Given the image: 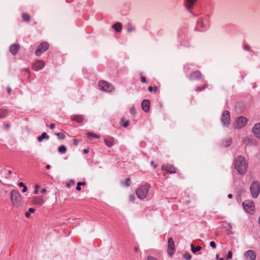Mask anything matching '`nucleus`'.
Returning <instances> with one entry per match:
<instances>
[{"label":"nucleus","mask_w":260,"mask_h":260,"mask_svg":"<svg viewBox=\"0 0 260 260\" xmlns=\"http://www.w3.org/2000/svg\"><path fill=\"white\" fill-rule=\"evenodd\" d=\"M197 0H185V6L186 8L190 11L196 4Z\"/></svg>","instance_id":"16"},{"label":"nucleus","mask_w":260,"mask_h":260,"mask_svg":"<svg viewBox=\"0 0 260 260\" xmlns=\"http://www.w3.org/2000/svg\"><path fill=\"white\" fill-rule=\"evenodd\" d=\"M88 152H89L88 149H84V150H83V152H84V153H85V154H87V153H88Z\"/></svg>","instance_id":"49"},{"label":"nucleus","mask_w":260,"mask_h":260,"mask_svg":"<svg viewBox=\"0 0 260 260\" xmlns=\"http://www.w3.org/2000/svg\"><path fill=\"white\" fill-rule=\"evenodd\" d=\"M8 115V112L6 109H0V118H5Z\"/></svg>","instance_id":"26"},{"label":"nucleus","mask_w":260,"mask_h":260,"mask_svg":"<svg viewBox=\"0 0 260 260\" xmlns=\"http://www.w3.org/2000/svg\"><path fill=\"white\" fill-rule=\"evenodd\" d=\"M73 143L75 145L77 146L78 144V141L77 139H74Z\"/></svg>","instance_id":"48"},{"label":"nucleus","mask_w":260,"mask_h":260,"mask_svg":"<svg viewBox=\"0 0 260 260\" xmlns=\"http://www.w3.org/2000/svg\"><path fill=\"white\" fill-rule=\"evenodd\" d=\"M47 126H49V128L51 129H53L55 127L54 123H51L49 125H47Z\"/></svg>","instance_id":"46"},{"label":"nucleus","mask_w":260,"mask_h":260,"mask_svg":"<svg viewBox=\"0 0 260 260\" xmlns=\"http://www.w3.org/2000/svg\"><path fill=\"white\" fill-rule=\"evenodd\" d=\"M58 152L61 154H64L67 152V148L64 145H61L58 147Z\"/></svg>","instance_id":"27"},{"label":"nucleus","mask_w":260,"mask_h":260,"mask_svg":"<svg viewBox=\"0 0 260 260\" xmlns=\"http://www.w3.org/2000/svg\"><path fill=\"white\" fill-rule=\"evenodd\" d=\"M50 168H51L50 165H47L46 166V168H47V169H50Z\"/></svg>","instance_id":"56"},{"label":"nucleus","mask_w":260,"mask_h":260,"mask_svg":"<svg viewBox=\"0 0 260 260\" xmlns=\"http://www.w3.org/2000/svg\"><path fill=\"white\" fill-rule=\"evenodd\" d=\"M235 168L240 174L244 175L247 171L248 163L245 157L239 156L236 157L234 161Z\"/></svg>","instance_id":"1"},{"label":"nucleus","mask_w":260,"mask_h":260,"mask_svg":"<svg viewBox=\"0 0 260 260\" xmlns=\"http://www.w3.org/2000/svg\"><path fill=\"white\" fill-rule=\"evenodd\" d=\"M131 182L130 178H126L125 180V181L123 183V184L126 186L128 187L130 185V183Z\"/></svg>","instance_id":"35"},{"label":"nucleus","mask_w":260,"mask_h":260,"mask_svg":"<svg viewBox=\"0 0 260 260\" xmlns=\"http://www.w3.org/2000/svg\"><path fill=\"white\" fill-rule=\"evenodd\" d=\"M258 223L260 224V215H259V219H258Z\"/></svg>","instance_id":"58"},{"label":"nucleus","mask_w":260,"mask_h":260,"mask_svg":"<svg viewBox=\"0 0 260 260\" xmlns=\"http://www.w3.org/2000/svg\"><path fill=\"white\" fill-rule=\"evenodd\" d=\"M232 256H233L232 252L231 251H229L228 252V255H227V259H229L232 258Z\"/></svg>","instance_id":"44"},{"label":"nucleus","mask_w":260,"mask_h":260,"mask_svg":"<svg viewBox=\"0 0 260 260\" xmlns=\"http://www.w3.org/2000/svg\"><path fill=\"white\" fill-rule=\"evenodd\" d=\"M150 188V184L148 183L141 185L136 190L137 197L141 200L144 199L147 197Z\"/></svg>","instance_id":"2"},{"label":"nucleus","mask_w":260,"mask_h":260,"mask_svg":"<svg viewBox=\"0 0 260 260\" xmlns=\"http://www.w3.org/2000/svg\"><path fill=\"white\" fill-rule=\"evenodd\" d=\"M11 202L13 205L18 208L21 205V196L19 192L15 189H13L10 193Z\"/></svg>","instance_id":"3"},{"label":"nucleus","mask_w":260,"mask_h":260,"mask_svg":"<svg viewBox=\"0 0 260 260\" xmlns=\"http://www.w3.org/2000/svg\"><path fill=\"white\" fill-rule=\"evenodd\" d=\"M130 113L133 115H135L136 113V109L134 107H133L130 109Z\"/></svg>","instance_id":"41"},{"label":"nucleus","mask_w":260,"mask_h":260,"mask_svg":"<svg viewBox=\"0 0 260 260\" xmlns=\"http://www.w3.org/2000/svg\"><path fill=\"white\" fill-rule=\"evenodd\" d=\"M98 86L101 90L106 92H111L114 89L112 84L104 80H101L99 82Z\"/></svg>","instance_id":"4"},{"label":"nucleus","mask_w":260,"mask_h":260,"mask_svg":"<svg viewBox=\"0 0 260 260\" xmlns=\"http://www.w3.org/2000/svg\"><path fill=\"white\" fill-rule=\"evenodd\" d=\"M86 135V137L90 140H92L93 139H97L100 138V136L90 132L87 133Z\"/></svg>","instance_id":"24"},{"label":"nucleus","mask_w":260,"mask_h":260,"mask_svg":"<svg viewBox=\"0 0 260 260\" xmlns=\"http://www.w3.org/2000/svg\"><path fill=\"white\" fill-rule=\"evenodd\" d=\"M44 66L45 62L43 60H39L33 63L32 68L34 70L38 71L42 69L44 67Z\"/></svg>","instance_id":"11"},{"label":"nucleus","mask_w":260,"mask_h":260,"mask_svg":"<svg viewBox=\"0 0 260 260\" xmlns=\"http://www.w3.org/2000/svg\"><path fill=\"white\" fill-rule=\"evenodd\" d=\"M247 122V119L243 116H240L237 118L236 126L237 128H241L244 126Z\"/></svg>","instance_id":"10"},{"label":"nucleus","mask_w":260,"mask_h":260,"mask_svg":"<svg viewBox=\"0 0 260 260\" xmlns=\"http://www.w3.org/2000/svg\"><path fill=\"white\" fill-rule=\"evenodd\" d=\"M221 121H222V124L225 126H227L230 124V113L229 111H223L222 115Z\"/></svg>","instance_id":"9"},{"label":"nucleus","mask_w":260,"mask_h":260,"mask_svg":"<svg viewBox=\"0 0 260 260\" xmlns=\"http://www.w3.org/2000/svg\"><path fill=\"white\" fill-rule=\"evenodd\" d=\"M243 207L248 213L252 214L254 212L255 207L254 203L250 200H246L243 203Z\"/></svg>","instance_id":"5"},{"label":"nucleus","mask_w":260,"mask_h":260,"mask_svg":"<svg viewBox=\"0 0 260 260\" xmlns=\"http://www.w3.org/2000/svg\"><path fill=\"white\" fill-rule=\"evenodd\" d=\"M135 200V197L134 194H131L129 196V201L131 202H134Z\"/></svg>","instance_id":"38"},{"label":"nucleus","mask_w":260,"mask_h":260,"mask_svg":"<svg viewBox=\"0 0 260 260\" xmlns=\"http://www.w3.org/2000/svg\"><path fill=\"white\" fill-rule=\"evenodd\" d=\"M39 187H40V186H39V185L37 184V185H35V189L34 190V193L35 194H38Z\"/></svg>","instance_id":"40"},{"label":"nucleus","mask_w":260,"mask_h":260,"mask_svg":"<svg viewBox=\"0 0 260 260\" xmlns=\"http://www.w3.org/2000/svg\"><path fill=\"white\" fill-rule=\"evenodd\" d=\"M175 251L174 242L172 238H169L168 242V254L172 257Z\"/></svg>","instance_id":"7"},{"label":"nucleus","mask_w":260,"mask_h":260,"mask_svg":"<svg viewBox=\"0 0 260 260\" xmlns=\"http://www.w3.org/2000/svg\"><path fill=\"white\" fill-rule=\"evenodd\" d=\"M121 124L123 127H126L129 125V120L124 118H122L121 120Z\"/></svg>","instance_id":"29"},{"label":"nucleus","mask_w":260,"mask_h":260,"mask_svg":"<svg viewBox=\"0 0 260 260\" xmlns=\"http://www.w3.org/2000/svg\"><path fill=\"white\" fill-rule=\"evenodd\" d=\"M232 197H233V195H232V194H229L228 195V198H229V199H231V198H232Z\"/></svg>","instance_id":"55"},{"label":"nucleus","mask_w":260,"mask_h":260,"mask_svg":"<svg viewBox=\"0 0 260 260\" xmlns=\"http://www.w3.org/2000/svg\"><path fill=\"white\" fill-rule=\"evenodd\" d=\"M20 49V46L18 44H12L10 47V51L13 55H15L17 53Z\"/></svg>","instance_id":"20"},{"label":"nucleus","mask_w":260,"mask_h":260,"mask_svg":"<svg viewBox=\"0 0 260 260\" xmlns=\"http://www.w3.org/2000/svg\"><path fill=\"white\" fill-rule=\"evenodd\" d=\"M250 191L252 197L256 198L260 191V185L257 181L253 182L250 186Z\"/></svg>","instance_id":"6"},{"label":"nucleus","mask_w":260,"mask_h":260,"mask_svg":"<svg viewBox=\"0 0 260 260\" xmlns=\"http://www.w3.org/2000/svg\"><path fill=\"white\" fill-rule=\"evenodd\" d=\"M141 82H142V83H146V82H147V79H146V78L145 77H144V76H142L141 75Z\"/></svg>","instance_id":"45"},{"label":"nucleus","mask_w":260,"mask_h":260,"mask_svg":"<svg viewBox=\"0 0 260 260\" xmlns=\"http://www.w3.org/2000/svg\"><path fill=\"white\" fill-rule=\"evenodd\" d=\"M157 89H158L156 86L154 87V89L152 86H149V87H148V91L150 92H152L153 91H154V92H156L157 91Z\"/></svg>","instance_id":"37"},{"label":"nucleus","mask_w":260,"mask_h":260,"mask_svg":"<svg viewBox=\"0 0 260 260\" xmlns=\"http://www.w3.org/2000/svg\"><path fill=\"white\" fill-rule=\"evenodd\" d=\"M32 203L33 204L38 206H41L45 203V200L42 197L35 196L32 198Z\"/></svg>","instance_id":"12"},{"label":"nucleus","mask_w":260,"mask_h":260,"mask_svg":"<svg viewBox=\"0 0 260 260\" xmlns=\"http://www.w3.org/2000/svg\"><path fill=\"white\" fill-rule=\"evenodd\" d=\"M134 250L135 252H137L138 251V248L137 247H135Z\"/></svg>","instance_id":"57"},{"label":"nucleus","mask_w":260,"mask_h":260,"mask_svg":"<svg viewBox=\"0 0 260 260\" xmlns=\"http://www.w3.org/2000/svg\"><path fill=\"white\" fill-rule=\"evenodd\" d=\"M7 92L10 94L11 92V89L10 88H7Z\"/></svg>","instance_id":"52"},{"label":"nucleus","mask_w":260,"mask_h":260,"mask_svg":"<svg viewBox=\"0 0 260 260\" xmlns=\"http://www.w3.org/2000/svg\"><path fill=\"white\" fill-rule=\"evenodd\" d=\"M210 245L213 249H215L216 248V244H215V243L214 241H211L210 242Z\"/></svg>","instance_id":"43"},{"label":"nucleus","mask_w":260,"mask_h":260,"mask_svg":"<svg viewBox=\"0 0 260 260\" xmlns=\"http://www.w3.org/2000/svg\"><path fill=\"white\" fill-rule=\"evenodd\" d=\"M46 192V189L45 188H43L41 190V192L42 193H45Z\"/></svg>","instance_id":"50"},{"label":"nucleus","mask_w":260,"mask_h":260,"mask_svg":"<svg viewBox=\"0 0 260 260\" xmlns=\"http://www.w3.org/2000/svg\"><path fill=\"white\" fill-rule=\"evenodd\" d=\"M252 132L256 138L260 139V123H256L254 125Z\"/></svg>","instance_id":"17"},{"label":"nucleus","mask_w":260,"mask_h":260,"mask_svg":"<svg viewBox=\"0 0 260 260\" xmlns=\"http://www.w3.org/2000/svg\"><path fill=\"white\" fill-rule=\"evenodd\" d=\"M185 259L186 260H190L191 258V255L189 253H186L183 255Z\"/></svg>","instance_id":"42"},{"label":"nucleus","mask_w":260,"mask_h":260,"mask_svg":"<svg viewBox=\"0 0 260 260\" xmlns=\"http://www.w3.org/2000/svg\"><path fill=\"white\" fill-rule=\"evenodd\" d=\"M105 144L108 147H111L114 144V139L113 137H108L104 139Z\"/></svg>","instance_id":"21"},{"label":"nucleus","mask_w":260,"mask_h":260,"mask_svg":"<svg viewBox=\"0 0 260 260\" xmlns=\"http://www.w3.org/2000/svg\"><path fill=\"white\" fill-rule=\"evenodd\" d=\"M219 260H224V258H219Z\"/></svg>","instance_id":"59"},{"label":"nucleus","mask_w":260,"mask_h":260,"mask_svg":"<svg viewBox=\"0 0 260 260\" xmlns=\"http://www.w3.org/2000/svg\"><path fill=\"white\" fill-rule=\"evenodd\" d=\"M5 128H9L10 127V125H9V124H6V125H5Z\"/></svg>","instance_id":"54"},{"label":"nucleus","mask_w":260,"mask_h":260,"mask_svg":"<svg viewBox=\"0 0 260 260\" xmlns=\"http://www.w3.org/2000/svg\"><path fill=\"white\" fill-rule=\"evenodd\" d=\"M151 165L153 166V167H154V168H155L157 167V165H154V162H153V161H152L151 162Z\"/></svg>","instance_id":"51"},{"label":"nucleus","mask_w":260,"mask_h":260,"mask_svg":"<svg viewBox=\"0 0 260 260\" xmlns=\"http://www.w3.org/2000/svg\"><path fill=\"white\" fill-rule=\"evenodd\" d=\"M57 138L60 140H63L65 139V135L62 133H59L56 134Z\"/></svg>","instance_id":"34"},{"label":"nucleus","mask_w":260,"mask_h":260,"mask_svg":"<svg viewBox=\"0 0 260 260\" xmlns=\"http://www.w3.org/2000/svg\"><path fill=\"white\" fill-rule=\"evenodd\" d=\"M142 109L145 112H148L150 109V101L148 100H144L141 104Z\"/></svg>","instance_id":"19"},{"label":"nucleus","mask_w":260,"mask_h":260,"mask_svg":"<svg viewBox=\"0 0 260 260\" xmlns=\"http://www.w3.org/2000/svg\"><path fill=\"white\" fill-rule=\"evenodd\" d=\"M22 18L25 21H29L30 20V16L27 13H23L22 14Z\"/></svg>","instance_id":"32"},{"label":"nucleus","mask_w":260,"mask_h":260,"mask_svg":"<svg viewBox=\"0 0 260 260\" xmlns=\"http://www.w3.org/2000/svg\"><path fill=\"white\" fill-rule=\"evenodd\" d=\"M122 27V24L119 22H117L112 25V28L117 32H120L121 30Z\"/></svg>","instance_id":"23"},{"label":"nucleus","mask_w":260,"mask_h":260,"mask_svg":"<svg viewBox=\"0 0 260 260\" xmlns=\"http://www.w3.org/2000/svg\"><path fill=\"white\" fill-rule=\"evenodd\" d=\"M85 182H78L77 183V187H76V189L78 191L80 190H81V185H85Z\"/></svg>","instance_id":"36"},{"label":"nucleus","mask_w":260,"mask_h":260,"mask_svg":"<svg viewBox=\"0 0 260 260\" xmlns=\"http://www.w3.org/2000/svg\"><path fill=\"white\" fill-rule=\"evenodd\" d=\"M162 170L172 174L176 173V169L174 166L167 164L162 166Z\"/></svg>","instance_id":"15"},{"label":"nucleus","mask_w":260,"mask_h":260,"mask_svg":"<svg viewBox=\"0 0 260 260\" xmlns=\"http://www.w3.org/2000/svg\"><path fill=\"white\" fill-rule=\"evenodd\" d=\"M9 174H11V173H12V172H11V171H9Z\"/></svg>","instance_id":"60"},{"label":"nucleus","mask_w":260,"mask_h":260,"mask_svg":"<svg viewBox=\"0 0 260 260\" xmlns=\"http://www.w3.org/2000/svg\"><path fill=\"white\" fill-rule=\"evenodd\" d=\"M245 260H255L256 253L252 250H249L245 253Z\"/></svg>","instance_id":"13"},{"label":"nucleus","mask_w":260,"mask_h":260,"mask_svg":"<svg viewBox=\"0 0 260 260\" xmlns=\"http://www.w3.org/2000/svg\"><path fill=\"white\" fill-rule=\"evenodd\" d=\"M206 87V86L205 85H204L202 86L201 87H198L196 90L198 91H200L204 89Z\"/></svg>","instance_id":"39"},{"label":"nucleus","mask_w":260,"mask_h":260,"mask_svg":"<svg viewBox=\"0 0 260 260\" xmlns=\"http://www.w3.org/2000/svg\"><path fill=\"white\" fill-rule=\"evenodd\" d=\"M72 119L73 120L76 121L78 123H82L83 121L84 118L82 115H75L72 117Z\"/></svg>","instance_id":"22"},{"label":"nucleus","mask_w":260,"mask_h":260,"mask_svg":"<svg viewBox=\"0 0 260 260\" xmlns=\"http://www.w3.org/2000/svg\"><path fill=\"white\" fill-rule=\"evenodd\" d=\"M218 256H218V255H216V258H218Z\"/></svg>","instance_id":"61"},{"label":"nucleus","mask_w":260,"mask_h":260,"mask_svg":"<svg viewBox=\"0 0 260 260\" xmlns=\"http://www.w3.org/2000/svg\"><path fill=\"white\" fill-rule=\"evenodd\" d=\"M49 138V136L46 133H43L38 138V140L39 142H42L43 139H46L48 140Z\"/></svg>","instance_id":"25"},{"label":"nucleus","mask_w":260,"mask_h":260,"mask_svg":"<svg viewBox=\"0 0 260 260\" xmlns=\"http://www.w3.org/2000/svg\"><path fill=\"white\" fill-rule=\"evenodd\" d=\"M191 251L193 253H196L197 252L200 251L202 249V247L200 246H198L195 247H194L193 244L191 245Z\"/></svg>","instance_id":"28"},{"label":"nucleus","mask_w":260,"mask_h":260,"mask_svg":"<svg viewBox=\"0 0 260 260\" xmlns=\"http://www.w3.org/2000/svg\"><path fill=\"white\" fill-rule=\"evenodd\" d=\"M35 211V209L32 208H30L28 209V211L26 212L25 215L27 218H29L30 217V214L34 213Z\"/></svg>","instance_id":"31"},{"label":"nucleus","mask_w":260,"mask_h":260,"mask_svg":"<svg viewBox=\"0 0 260 260\" xmlns=\"http://www.w3.org/2000/svg\"><path fill=\"white\" fill-rule=\"evenodd\" d=\"M147 260H157V259L152 256H149L147 257Z\"/></svg>","instance_id":"47"},{"label":"nucleus","mask_w":260,"mask_h":260,"mask_svg":"<svg viewBox=\"0 0 260 260\" xmlns=\"http://www.w3.org/2000/svg\"><path fill=\"white\" fill-rule=\"evenodd\" d=\"M127 30L128 31L131 32L134 30L135 28L133 25L131 23L127 24L126 26Z\"/></svg>","instance_id":"33"},{"label":"nucleus","mask_w":260,"mask_h":260,"mask_svg":"<svg viewBox=\"0 0 260 260\" xmlns=\"http://www.w3.org/2000/svg\"><path fill=\"white\" fill-rule=\"evenodd\" d=\"M202 78V74L200 71H193L189 75L188 78L190 80H199Z\"/></svg>","instance_id":"14"},{"label":"nucleus","mask_w":260,"mask_h":260,"mask_svg":"<svg viewBox=\"0 0 260 260\" xmlns=\"http://www.w3.org/2000/svg\"><path fill=\"white\" fill-rule=\"evenodd\" d=\"M196 28L199 31H203L206 28V25L203 20L201 18H200L197 21Z\"/></svg>","instance_id":"18"},{"label":"nucleus","mask_w":260,"mask_h":260,"mask_svg":"<svg viewBox=\"0 0 260 260\" xmlns=\"http://www.w3.org/2000/svg\"><path fill=\"white\" fill-rule=\"evenodd\" d=\"M244 48H245V49H249V46H248V45H245L244 46Z\"/></svg>","instance_id":"53"},{"label":"nucleus","mask_w":260,"mask_h":260,"mask_svg":"<svg viewBox=\"0 0 260 260\" xmlns=\"http://www.w3.org/2000/svg\"><path fill=\"white\" fill-rule=\"evenodd\" d=\"M49 48V44L47 42L42 43L38 47L36 51V55L40 56L42 53H43L45 51L47 50Z\"/></svg>","instance_id":"8"},{"label":"nucleus","mask_w":260,"mask_h":260,"mask_svg":"<svg viewBox=\"0 0 260 260\" xmlns=\"http://www.w3.org/2000/svg\"><path fill=\"white\" fill-rule=\"evenodd\" d=\"M18 185L20 187H22L23 188V189L22 190V192H25L26 191H27V188L26 187V185H24V184L23 183V182H19L18 183Z\"/></svg>","instance_id":"30"}]
</instances>
